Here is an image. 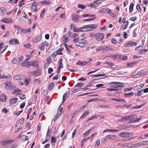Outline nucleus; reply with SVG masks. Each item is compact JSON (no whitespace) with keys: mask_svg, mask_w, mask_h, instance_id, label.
<instances>
[{"mask_svg":"<svg viewBox=\"0 0 148 148\" xmlns=\"http://www.w3.org/2000/svg\"><path fill=\"white\" fill-rule=\"evenodd\" d=\"M109 84L113 87V88H121L123 87V84L120 82H111L109 83Z\"/></svg>","mask_w":148,"mask_h":148,"instance_id":"f257e3e1","label":"nucleus"},{"mask_svg":"<svg viewBox=\"0 0 148 148\" xmlns=\"http://www.w3.org/2000/svg\"><path fill=\"white\" fill-rule=\"evenodd\" d=\"M133 135L132 132H121L119 134V136L125 138L130 137Z\"/></svg>","mask_w":148,"mask_h":148,"instance_id":"f03ea898","label":"nucleus"},{"mask_svg":"<svg viewBox=\"0 0 148 148\" xmlns=\"http://www.w3.org/2000/svg\"><path fill=\"white\" fill-rule=\"evenodd\" d=\"M96 39L99 41H101L104 37V34L101 33H98L94 35Z\"/></svg>","mask_w":148,"mask_h":148,"instance_id":"7ed1b4c3","label":"nucleus"},{"mask_svg":"<svg viewBox=\"0 0 148 148\" xmlns=\"http://www.w3.org/2000/svg\"><path fill=\"white\" fill-rule=\"evenodd\" d=\"M136 117V115L134 114L128 116V120H129V123H135Z\"/></svg>","mask_w":148,"mask_h":148,"instance_id":"20e7f679","label":"nucleus"},{"mask_svg":"<svg viewBox=\"0 0 148 148\" xmlns=\"http://www.w3.org/2000/svg\"><path fill=\"white\" fill-rule=\"evenodd\" d=\"M97 27V25L96 24L86 25L83 26V27L87 28L88 31H92L95 29Z\"/></svg>","mask_w":148,"mask_h":148,"instance_id":"39448f33","label":"nucleus"},{"mask_svg":"<svg viewBox=\"0 0 148 148\" xmlns=\"http://www.w3.org/2000/svg\"><path fill=\"white\" fill-rule=\"evenodd\" d=\"M86 42V41L84 39L82 38L79 40L78 44H76V45L79 46L81 47H83L84 46L85 43H86L85 42Z\"/></svg>","mask_w":148,"mask_h":148,"instance_id":"423d86ee","label":"nucleus"},{"mask_svg":"<svg viewBox=\"0 0 148 148\" xmlns=\"http://www.w3.org/2000/svg\"><path fill=\"white\" fill-rule=\"evenodd\" d=\"M48 45V42L47 41H45L40 44L39 46V48L41 50H43L45 49V47H47Z\"/></svg>","mask_w":148,"mask_h":148,"instance_id":"0eeeda50","label":"nucleus"},{"mask_svg":"<svg viewBox=\"0 0 148 148\" xmlns=\"http://www.w3.org/2000/svg\"><path fill=\"white\" fill-rule=\"evenodd\" d=\"M144 74L143 73V71H140L139 73L134 74V73H133V75H132V78H137L140 77L141 76L143 75Z\"/></svg>","mask_w":148,"mask_h":148,"instance_id":"6e6552de","label":"nucleus"},{"mask_svg":"<svg viewBox=\"0 0 148 148\" xmlns=\"http://www.w3.org/2000/svg\"><path fill=\"white\" fill-rule=\"evenodd\" d=\"M71 16L72 20L75 22L79 21V18L80 17L76 14H73Z\"/></svg>","mask_w":148,"mask_h":148,"instance_id":"1a4fd4ad","label":"nucleus"},{"mask_svg":"<svg viewBox=\"0 0 148 148\" xmlns=\"http://www.w3.org/2000/svg\"><path fill=\"white\" fill-rule=\"evenodd\" d=\"M117 136L115 135H107L106 137V138L107 139L110 140H114L117 138Z\"/></svg>","mask_w":148,"mask_h":148,"instance_id":"9d476101","label":"nucleus"},{"mask_svg":"<svg viewBox=\"0 0 148 148\" xmlns=\"http://www.w3.org/2000/svg\"><path fill=\"white\" fill-rule=\"evenodd\" d=\"M14 78L16 80H22L24 79L23 75H17L14 76Z\"/></svg>","mask_w":148,"mask_h":148,"instance_id":"9b49d317","label":"nucleus"},{"mask_svg":"<svg viewBox=\"0 0 148 148\" xmlns=\"http://www.w3.org/2000/svg\"><path fill=\"white\" fill-rule=\"evenodd\" d=\"M41 39V37L40 35H38L37 37L34 38L32 40V42L35 43L38 42Z\"/></svg>","mask_w":148,"mask_h":148,"instance_id":"f8f14e48","label":"nucleus"},{"mask_svg":"<svg viewBox=\"0 0 148 148\" xmlns=\"http://www.w3.org/2000/svg\"><path fill=\"white\" fill-rule=\"evenodd\" d=\"M9 42L10 45H12L15 44H18V43L19 42L17 39H14L10 40Z\"/></svg>","mask_w":148,"mask_h":148,"instance_id":"ddd939ff","label":"nucleus"},{"mask_svg":"<svg viewBox=\"0 0 148 148\" xmlns=\"http://www.w3.org/2000/svg\"><path fill=\"white\" fill-rule=\"evenodd\" d=\"M111 99L112 100L118 102H120L122 103H125V101L124 99L121 98L116 99L115 98H112Z\"/></svg>","mask_w":148,"mask_h":148,"instance_id":"4468645a","label":"nucleus"},{"mask_svg":"<svg viewBox=\"0 0 148 148\" xmlns=\"http://www.w3.org/2000/svg\"><path fill=\"white\" fill-rule=\"evenodd\" d=\"M6 96L4 94H2L0 96V101L1 102L5 101L6 100Z\"/></svg>","mask_w":148,"mask_h":148,"instance_id":"2eb2a0df","label":"nucleus"},{"mask_svg":"<svg viewBox=\"0 0 148 148\" xmlns=\"http://www.w3.org/2000/svg\"><path fill=\"white\" fill-rule=\"evenodd\" d=\"M18 98H13L10 100V102L11 104H14L17 101Z\"/></svg>","mask_w":148,"mask_h":148,"instance_id":"dca6fc26","label":"nucleus"},{"mask_svg":"<svg viewBox=\"0 0 148 148\" xmlns=\"http://www.w3.org/2000/svg\"><path fill=\"white\" fill-rule=\"evenodd\" d=\"M100 3V1L99 0L94 1L93 2V3H91L90 4V6H91V7L93 8H95L97 7V6H95V5Z\"/></svg>","mask_w":148,"mask_h":148,"instance_id":"f3484780","label":"nucleus"},{"mask_svg":"<svg viewBox=\"0 0 148 148\" xmlns=\"http://www.w3.org/2000/svg\"><path fill=\"white\" fill-rule=\"evenodd\" d=\"M12 142V141L11 140H4L2 141L1 142V144L2 145H7L9 143H11Z\"/></svg>","mask_w":148,"mask_h":148,"instance_id":"a211bd4d","label":"nucleus"},{"mask_svg":"<svg viewBox=\"0 0 148 148\" xmlns=\"http://www.w3.org/2000/svg\"><path fill=\"white\" fill-rule=\"evenodd\" d=\"M29 60V58L25 59V60L23 61L21 63V65L22 66H25L27 64L28 62V60Z\"/></svg>","mask_w":148,"mask_h":148,"instance_id":"6ab92c4d","label":"nucleus"},{"mask_svg":"<svg viewBox=\"0 0 148 148\" xmlns=\"http://www.w3.org/2000/svg\"><path fill=\"white\" fill-rule=\"evenodd\" d=\"M31 30V28H29L28 29L25 28L22 29L21 30V32L23 33H26L27 32H30Z\"/></svg>","mask_w":148,"mask_h":148,"instance_id":"aec40b11","label":"nucleus"},{"mask_svg":"<svg viewBox=\"0 0 148 148\" xmlns=\"http://www.w3.org/2000/svg\"><path fill=\"white\" fill-rule=\"evenodd\" d=\"M12 21V20L10 18H4L3 22L6 23H10Z\"/></svg>","mask_w":148,"mask_h":148,"instance_id":"412c9836","label":"nucleus"},{"mask_svg":"<svg viewBox=\"0 0 148 148\" xmlns=\"http://www.w3.org/2000/svg\"><path fill=\"white\" fill-rule=\"evenodd\" d=\"M128 120V116H127L122 117L119 120V121H120L124 122L127 121Z\"/></svg>","mask_w":148,"mask_h":148,"instance_id":"4be33fe9","label":"nucleus"},{"mask_svg":"<svg viewBox=\"0 0 148 148\" xmlns=\"http://www.w3.org/2000/svg\"><path fill=\"white\" fill-rule=\"evenodd\" d=\"M54 84L52 82L50 83L48 86V89L49 90H51L52 89L54 88Z\"/></svg>","mask_w":148,"mask_h":148,"instance_id":"5701e85b","label":"nucleus"},{"mask_svg":"<svg viewBox=\"0 0 148 148\" xmlns=\"http://www.w3.org/2000/svg\"><path fill=\"white\" fill-rule=\"evenodd\" d=\"M134 94V92H131L129 93H125L124 94V95L126 97H130L132 96Z\"/></svg>","mask_w":148,"mask_h":148,"instance_id":"b1692460","label":"nucleus"},{"mask_svg":"<svg viewBox=\"0 0 148 148\" xmlns=\"http://www.w3.org/2000/svg\"><path fill=\"white\" fill-rule=\"evenodd\" d=\"M19 58H15L12 61V62L14 64H15L17 63H18V61H19Z\"/></svg>","mask_w":148,"mask_h":148,"instance_id":"393cba45","label":"nucleus"},{"mask_svg":"<svg viewBox=\"0 0 148 148\" xmlns=\"http://www.w3.org/2000/svg\"><path fill=\"white\" fill-rule=\"evenodd\" d=\"M62 59L60 58V59L59 61V65L58 68H60V69L63 68L62 64Z\"/></svg>","mask_w":148,"mask_h":148,"instance_id":"a878e982","label":"nucleus"},{"mask_svg":"<svg viewBox=\"0 0 148 148\" xmlns=\"http://www.w3.org/2000/svg\"><path fill=\"white\" fill-rule=\"evenodd\" d=\"M84 28V27H83V26L80 27V28H78L76 27H75L73 29V31L74 32H79L81 31V29Z\"/></svg>","mask_w":148,"mask_h":148,"instance_id":"bb28decb","label":"nucleus"},{"mask_svg":"<svg viewBox=\"0 0 148 148\" xmlns=\"http://www.w3.org/2000/svg\"><path fill=\"white\" fill-rule=\"evenodd\" d=\"M129 46H136L137 43L134 41H129Z\"/></svg>","mask_w":148,"mask_h":148,"instance_id":"cd10ccee","label":"nucleus"},{"mask_svg":"<svg viewBox=\"0 0 148 148\" xmlns=\"http://www.w3.org/2000/svg\"><path fill=\"white\" fill-rule=\"evenodd\" d=\"M77 6L79 8H81L82 9H85L86 8V7L85 5L82 4H78Z\"/></svg>","mask_w":148,"mask_h":148,"instance_id":"c85d7f7f","label":"nucleus"},{"mask_svg":"<svg viewBox=\"0 0 148 148\" xmlns=\"http://www.w3.org/2000/svg\"><path fill=\"white\" fill-rule=\"evenodd\" d=\"M105 64H106L110 66L111 67H112L114 65V64L111 62H104Z\"/></svg>","mask_w":148,"mask_h":148,"instance_id":"c756f323","label":"nucleus"},{"mask_svg":"<svg viewBox=\"0 0 148 148\" xmlns=\"http://www.w3.org/2000/svg\"><path fill=\"white\" fill-rule=\"evenodd\" d=\"M88 111H86L83 113L82 116H81L80 118H83L85 117L87 115H88Z\"/></svg>","mask_w":148,"mask_h":148,"instance_id":"7c9ffc66","label":"nucleus"},{"mask_svg":"<svg viewBox=\"0 0 148 148\" xmlns=\"http://www.w3.org/2000/svg\"><path fill=\"white\" fill-rule=\"evenodd\" d=\"M134 6V4L132 3L130 4L129 8V11L130 12H132L133 10V7Z\"/></svg>","mask_w":148,"mask_h":148,"instance_id":"2f4dec72","label":"nucleus"},{"mask_svg":"<svg viewBox=\"0 0 148 148\" xmlns=\"http://www.w3.org/2000/svg\"><path fill=\"white\" fill-rule=\"evenodd\" d=\"M62 40L64 42H67L68 41V39L67 36L64 35L62 38Z\"/></svg>","mask_w":148,"mask_h":148,"instance_id":"473e14b6","label":"nucleus"},{"mask_svg":"<svg viewBox=\"0 0 148 148\" xmlns=\"http://www.w3.org/2000/svg\"><path fill=\"white\" fill-rule=\"evenodd\" d=\"M100 144V141L99 140H97L96 142V144L95 145V148H98Z\"/></svg>","mask_w":148,"mask_h":148,"instance_id":"72a5a7b5","label":"nucleus"},{"mask_svg":"<svg viewBox=\"0 0 148 148\" xmlns=\"http://www.w3.org/2000/svg\"><path fill=\"white\" fill-rule=\"evenodd\" d=\"M136 63V62H134L132 63H128L127 64V66H129L131 67H132L134 66V65H135Z\"/></svg>","mask_w":148,"mask_h":148,"instance_id":"f704fd0d","label":"nucleus"},{"mask_svg":"<svg viewBox=\"0 0 148 148\" xmlns=\"http://www.w3.org/2000/svg\"><path fill=\"white\" fill-rule=\"evenodd\" d=\"M119 131V130H111V129H106V130H105L103 131V132H106L108 131V132H118Z\"/></svg>","mask_w":148,"mask_h":148,"instance_id":"c9c22d12","label":"nucleus"},{"mask_svg":"<svg viewBox=\"0 0 148 148\" xmlns=\"http://www.w3.org/2000/svg\"><path fill=\"white\" fill-rule=\"evenodd\" d=\"M108 11V9L107 8H101L99 12H101L103 13H106Z\"/></svg>","mask_w":148,"mask_h":148,"instance_id":"e433bc0d","label":"nucleus"},{"mask_svg":"<svg viewBox=\"0 0 148 148\" xmlns=\"http://www.w3.org/2000/svg\"><path fill=\"white\" fill-rule=\"evenodd\" d=\"M68 34L70 36L71 38H75L76 36L77 35V34L76 33H75L73 34H71V32H68Z\"/></svg>","mask_w":148,"mask_h":148,"instance_id":"4c0bfd02","label":"nucleus"},{"mask_svg":"<svg viewBox=\"0 0 148 148\" xmlns=\"http://www.w3.org/2000/svg\"><path fill=\"white\" fill-rule=\"evenodd\" d=\"M68 96H67V94L66 93H64L63 96V98H62V103H63V102H64L65 101V99Z\"/></svg>","mask_w":148,"mask_h":148,"instance_id":"58836bf2","label":"nucleus"},{"mask_svg":"<svg viewBox=\"0 0 148 148\" xmlns=\"http://www.w3.org/2000/svg\"><path fill=\"white\" fill-rule=\"evenodd\" d=\"M143 90L138 91L137 93L135 94V95L137 96H140L142 95L143 94Z\"/></svg>","mask_w":148,"mask_h":148,"instance_id":"ea45409f","label":"nucleus"},{"mask_svg":"<svg viewBox=\"0 0 148 148\" xmlns=\"http://www.w3.org/2000/svg\"><path fill=\"white\" fill-rule=\"evenodd\" d=\"M127 146L129 148H134L133 144L130 143H126Z\"/></svg>","mask_w":148,"mask_h":148,"instance_id":"a19ab883","label":"nucleus"},{"mask_svg":"<svg viewBox=\"0 0 148 148\" xmlns=\"http://www.w3.org/2000/svg\"><path fill=\"white\" fill-rule=\"evenodd\" d=\"M0 10L1 12H3L2 13L3 14L5 12H7V10L4 7H2L0 8Z\"/></svg>","mask_w":148,"mask_h":148,"instance_id":"79ce46f5","label":"nucleus"},{"mask_svg":"<svg viewBox=\"0 0 148 148\" xmlns=\"http://www.w3.org/2000/svg\"><path fill=\"white\" fill-rule=\"evenodd\" d=\"M122 89L121 88H117L116 89H113L112 88H108L107 90L108 91H118L120 90H121Z\"/></svg>","mask_w":148,"mask_h":148,"instance_id":"37998d69","label":"nucleus"},{"mask_svg":"<svg viewBox=\"0 0 148 148\" xmlns=\"http://www.w3.org/2000/svg\"><path fill=\"white\" fill-rule=\"evenodd\" d=\"M84 86V84L80 82L79 83L77 84L75 86V87L79 86V87H81Z\"/></svg>","mask_w":148,"mask_h":148,"instance_id":"c03bdc74","label":"nucleus"},{"mask_svg":"<svg viewBox=\"0 0 148 148\" xmlns=\"http://www.w3.org/2000/svg\"><path fill=\"white\" fill-rule=\"evenodd\" d=\"M101 49L102 50L104 51H108V49H109L108 47H106L105 46H101Z\"/></svg>","mask_w":148,"mask_h":148,"instance_id":"a18cd8bd","label":"nucleus"},{"mask_svg":"<svg viewBox=\"0 0 148 148\" xmlns=\"http://www.w3.org/2000/svg\"><path fill=\"white\" fill-rule=\"evenodd\" d=\"M19 98L20 99H24L26 98L25 95V94H21L19 95Z\"/></svg>","mask_w":148,"mask_h":148,"instance_id":"49530a36","label":"nucleus"},{"mask_svg":"<svg viewBox=\"0 0 148 148\" xmlns=\"http://www.w3.org/2000/svg\"><path fill=\"white\" fill-rule=\"evenodd\" d=\"M95 15L92 14V15H90L89 14H84L82 15H81L80 16H83L84 17H85L86 16H88L90 17H92V16H95Z\"/></svg>","mask_w":148,"mask_h":148,"instance_id":"de8ad7c7","label":"nucleus"},{"mask_svg":"<svg viewBox=\"0 0 148 148\" xmlns=\"http://www.w3.org/2000/svg\"><path fill=\"white\" fill-rule=\"evenodd\" d=\"M21 139L24 140H28V136L25 135H23L22 136Z\"/></svg>","mask_w":148,"mask_h":148,"instance_id":"09e8293b","label":"nucleus"},{"mask_svg":"<svg viewBox=\"0 0 148 148\" xmlns=\"http://www.w3.org/2000/svg\"><path fill=\"white\" fill-rule=\"evenodd\" d=\"M63 44L64 45L65 47L66 48V50L67 51H68L69 53H71V51L70 50V49L69 48L68 45L66 43H64Z\"/></svg>","mask_w":148,"mask_h":148,"instance_id":"8fccbe9b","label":"nucleus"},{"mask_svg":"<svg viewBox=\"0 0 148 148\" xmlns=\"http://www.w3.org/2000/svg\"><path fill=\"white\" fill-rule=\"evenodd\" d=\"M142 145H145L148 144V142L147 141H143L140 143Z\"/></svg>","mask_w":148,"mask_h":148,"instance_id":"3c124183","label":"nucleus"},{"mask_svg":"<svg viewBox=\"0 0 148 148\" xmlns=\"http://www.w3.org/2000/svg\"><path fill=\"white\" fill-rule=\"evenodd\" d=\"M90 132L89 131V130H88L87 131L84 133L83 134L84 137H85L87 136L89 134Z\"/></svg>","mask_w":148,"mask_h":148,"instance_id":"603ef678","label":"nucleus"},{"mask_svg":"<svg viewBox=\"0 0 148 148\" xmlns=\"http://www.w3.org/2000/svg\"><path fill=\"white\" fill-rule=\"evenodd\" d=\"M61 115H60V113L58 112V113L57 114H56V116H55V117L54 119V121H56L57 119L60 117V116Z\"/></svg>","mask_w":148,"mask_h":148,"instance_id":"864d4df0","label":"nucleus"},{"mask_svg":"<svg viewBox=\"0 0 148 148\" xmlns=\"http://www.w3.org/2000/svg\"><path fill=\"white\" fill-rule=\"evenodd\" d=\"M47 65H49L51 62V58L49 57L47 59Z\"/></svg>","mask_w":148,"mask_h":148,"instance_id":"5fc2aeb1","label":"nucleus"},{"mask_svg":"<svg viewBox=\"0 0 148 148\" xmlns=\"http://www.w3.org/2000/svg\"><path fill=\"white\" fill-rule=\"evenodd\" d=\"M31 66H38V65L37 63V62L36 61H34L32 63L31 62Z\"/></svg>","mask_w":148,"mask_h":148,"instance_id":"6e6d98bb","label":"nucleus"},{"mask_svg":"<svg viewBox=\"0 0 148 148\" xmlns=\"http://www.w3.org/2000/svg\"><path fill=\"white\" fill-rule=\"evenodd\" d=\"M141 146L140 143H138L136 144H133L134 147H139Z\"/></svg>","mask_w":148,"mask_h":148,"instance_id":"4d7b16f0","label":"nucleus"},{"mask_svg":"<svg viewBox=\"0 0 148 148\" xmlns=\"http://www.w3.org/2000/svg\"><path fill=\"white\" fill-rule=\"evenodd\" d=\"M137 31V28L134 29L133 32V36L136 37V32Z\"/></svg>","mask_w":148,"mask_h":148,"instance_id":"13d9d810","label":"nucleus"},{"mask_svg":"<svg viewBox=\"0 0 148 148\" xmlns=\"http://www.w3.org/2000/svg\"><path fill=\"white\" fill-rule=\"evenodd\" d=\"M45 12V10L43 9L42 11L41 14L40 15L41 18H42L45 14L44 13Z\"/></svg>","mask_w":148,"mask_h":148,"instance_id":"bf43d9fd","label":"nucleus"},{"mask_svg":"<svg viewBox=\"0 0 148 148\" xmlns=\"http://www.w3.org/2000/svg\"><path fill=\"white\" fill-rule=\"evenodd\" d=\"M51 141L52 143H55L56 141V139L53 136H52L51 137Z\"/></svg>","mask_w":148,"mask_h":148,"instance_id":"052dcab7","label":"nucleus"},{"mask_svg":"<svg viewBox=\"0 0 148 148\" xmlns=\"http://www.w3.org/2000/svg\"><path fill=\"white\" fill-rule=\"evenodd\" d=\"M136 9L139 12H141V9L139 4H137L136 6Z\"/></svg>","mask_w":148,"mask_h":148,"instance_id":"680f3d73","label":"nucleus"},{"mask_svg":"<svg viewBox=\"0 0 148 148\" xmlns=\"http://www.w3.org/2000/svg\"><path fill=\"white\" fill-rule=\"evenodd\" d=\"M111 41L112 43L114 44H116L117 42L116 40L114 38H112Z\"/></svg>","mask_w":148,"mask_h":148,"instance_id":"e2e57ef3","label":"nucleus"},{"mask_svg":"<svg viewBox=\"0 0 148 148\" xmlns=\"http://www.w3.org/2000/svg\"><path fill=\"white\" fill-rule=\"evenodd\" d=\"M78 38H76L75 39H73V41L75 42V45H76V44H78V41L79 40Z\"/></svg>","mask_w":148,"mask_h":148,"instance_id":"0e129e2a","label":"nucleus"},{"mask_svg":"<svg viewBox=\"0 0 148 148\" xmlns=\"http://www.w3.org/2000/svg\"><path fill=\"white\" fill-rule=\"evenodd\" d=\"M24 82L25 85H28L29 82V79L24 80Z\"/></svg>","mask_w":148,"mask_h":148,"instance_id":"69168bd1","label":"nucleus"},{"mask_svg":"<svg viewBox=\"0 0 148 148\" xmlns=\"http://www.w3.org/2000/svg\"><path fill=\"white\" fill-rule=\"evenodd\" d=\"M7 89H9L10 90H12V87L11 86H9V85L8 84H7L6 85V86L5 87Z\"/></svg>","mask_w":148,"mask_h":148,"instance_id":"338daca9","label":"nucleus"},{"mask_svg":"<svg viewBox=\"0 0 148 148\" xmlns=\"http://www.w3.org/2000/svg\"><path fill=\"white\" fill-rule=\"evenodd\" d=\"M133 88H125V89H124V92H127V91H131L132 89Z\"/></svg>","mask_w":148,"mask_h":148,"instance_id":"774afa93","label":"nucleus"}]
</instances>
